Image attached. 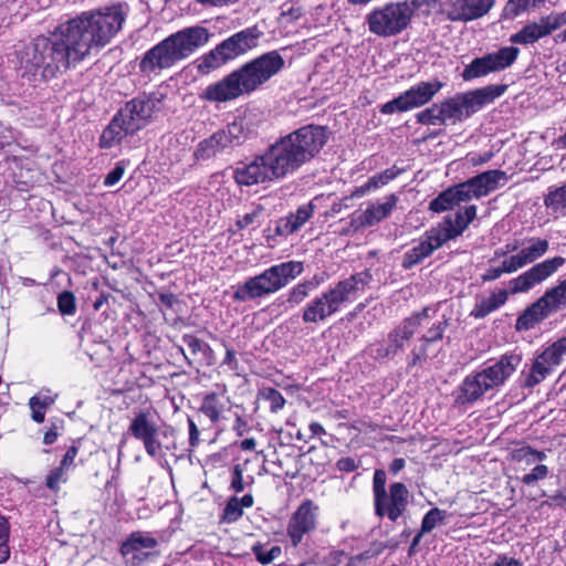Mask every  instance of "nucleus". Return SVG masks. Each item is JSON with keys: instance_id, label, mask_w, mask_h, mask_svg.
I'll list each match as a JSON object with an SVG mask.
<instances>
[{"instance_id": "obj_15", "label": "nucleus", "mask_w": 566, "mask_h": 566, "mask_svg": "<svg viewBox=\"0 0 566 566\" xmlns=\"http://www.w3.org/2000/svg\"><path fill=\"white\" fill-rule=\"evenodd\" d=\"M565 262V258L554 256L536 263L510 282L511 293L528 292L533 286L553 275Z\"/></svg>"}, {"instance_id": "obj_53", "label": "nucleus", "mask_w": 566, "mask_h": 566, "mask_svg": "<svg viewBox=\"0 0 566 566\" xmlns=\"http://www.w3.org/2000/svg\"><path fill=\"white\" fill-rule=\"evenodd\" d=\"M416 119L421 125H444L439 104L437 103L418 112Z\"/></svg>"}, {"instance_id": "obj_36", "label": "nucleus", "mask_w": 566, "mask_h": 566, "mask_svg": "<svg viewBox=\"0 0 566 566\" xmlns=\"http://www.w3.org/2000/svg\"><path fill=\"white\" fill-rule=\"evenodd\" d=\"M415 333L416 331L411 328L405 321H402L388 334L386 348L387 354L395 355L400 349H402L406 342H408Z\"/></svg>"}, {"instance_id": "obj_3", "label": "nucleus", "mask_w": 566, "mask_h": 566, "mask_svg": "<svg viewBox=\"0 0 566 566\" xmlns=\"http://www.w3.org/2000/svg\"><path fill=\"white\" fill-rule=\"evenodd\" d=\"M328 139L323 126H303L272 144L264 155L275 179H282L296 171L314 158Z\"/></svg>"}, {"instance_id": "obj_64", "label": "nucleus", "mask_w": 566, "mask_h": 566, "mask_svg": "<svg viewBox=\"0 0 566 566\" xmlns=\"http://www.w3.org/2000/svg\"><path fill=\"white\" fill-rule=\"evenodd\" d=\"M430 308L428 306L423 307L419 312H413L409 317H406L403 321L415 331L421 325L422 321L429 317Z\"/></svg>"}, {"instance_id": "obj_10", "label": "nucleus", "mask_w": 566, "mask_h": 566, "mask_svg": "<svg viewBox=\"0 0 566 566\" xmlns=\"http://www.w3.org/2000/svg\"><path fill=\"white\" fill-rule=\"evenodd\" d=\"M442 83L436 82H420L397 97L385 103L380 107L382 114H394L410 111L412 108L421 107L428 104L433 96L441 90Z\"/></svg>"}, {"instance_id": "obj_55", "label": "nucleus", "mask_w": 566, "mask_h": 566, "mask_svg": "<svg viewBox=\"0 0 566 566\" xmlns=\"http://www.w3.org/2000/svg\"><path fill=\"white\" fill-rule=\"evenodd\" d=\"M243 514V510L239 505V497H231L223 510L222 521L227 523L237 522Z\"/></svg>"}, {"instance_id": "obj_42", "label": "nucleus", "mask_w": 566, "mask_h": 566, "mask_svg": "<svg viewBox=\"0 0 566 566\" xmlns=\"http://www.w3.org/2000/svg\"><path fill=\"white\" fill-rule=\"evenodd\" d=\"M541 297L548 305L552 314L560 310L566 305V279L558 285L548 289Z\"/></svg>"}, {"instance_id": "obj_49", "label": "nucleus", "mask_w": 566, "mask_h": 566, "mask_svg": "<svg viewBox=\"0 0 566 566\" xmlns=\"http://www.w3.org/2000/svg\"><path fill=\"white\" fill-rule=\"evenodd\" d=\"M318 285V282L315 281H304L295 286H293L287 296V303L292 306L301 304L312 291H314Z\"/></svg>"}, {"instance_id": "obj_19", "label": "nucleus", "mask_w": 566, "mask_h": 566, "mask_svg": "<svg viewBox=\"0 0 566 566\" xmlns=\"http://www.w3.org/2000/svg\"><path fill=\"white\" fill-rule=\"evenodd\" d=\"M157 545V538L150 533L137 531L133 532L126 541L123 542L120 554L129 558L128 560L133 566H138L151 555V551L155 549Z\"/></svg>"}, {"instance_id": "obj_32", "label": "nucleus", "mask_w": 566, "mask_h": 566, "mask_svg": "<svg viewBox=\"0 0 566 566\" xmlns=\"http://www.w3.org/2000/svg\"><path fill=\"white\" fill-rule=\"evenodd\" d=\"M231 61L228 52L222 49V42L208 53L201 55L197 62V69L201 74H209Z\"/></svg>"}, {"instance_id": "obj_48", "label": "nucleus", "mask_w": 566, "mask_h": 566, "mask_svg": "<svg viewBox=\"0 0 566 566\" xmlns=\"http://www.w3.org/2000/svg\"><path fill=\"white\" fill-rule=\"evenodd\" d=\"M448 513L439 507L430 509L422 517L420 535L430 533L437 525L444 523Z\"/></svg>"}, {"instance_id": "obj_17", "label": "nucleus", "mask_w": 566, "mask_h": 566, "mask_svg": "<svg viewBox=\"0 0 566 566\" xmlns=\"http://www.w3.org/2000/svg\"><path fill=\"white\" fill-rule=\"evenodd\" d=\"M128 431L132 436L142 441L147 454L156 458L161 453V443L157 439L158 426L154 421L150 412L140 411L130 421Z\"/></svg>"}, {"instance_id": "obj_1", "label": "nucleus", "mask_w": 566, "mask_h": 566, "mask_svg": "<svg viewBox=\"0 0 566 566\" xmlns=\"http://www.w3.org/2000/svg\"><path fill=\"white\" fill-rule=\"evenodd\" d=\"M128 13V4L118 2L84 11L61 23L50 36L36 38L25 50L24 71L50 80L98 54L122 31Z\"/></svg>"}, {"instance_id": "obj_44", "label": "nucleus", "mask_w": 566, "mask_h": 566, "mask_svg": "<svg viewBox=\"0 0 566 566\" xmlns=\"http://www.w3.org/2000/svg\"><path fill=\"white\" fill-rule=\"evenodd\" d=\"M430 255L427 243L420 238L419 243L403 254L401 265L406 270L411 269Z\"/></svg>"}, {"instance_id": "obj_60", "label": "nucleus", "mask_w": 566, "mask_h": 566, "mask_svg": "<svg viewBox=\"0 0 566 566\" xmlns=\"http://www.w3.org/2000/svg\"><path fill=\"white\" fill-rule=\"evenodd\" d=\"M262 212L263 208L261 206L254 207L250 212H247L237 221L238 227L243 229L249 226L260 223V217L262 216Z\"/></svg>"}, {"instance_id": "obj_16", "label": "nucleus", "mask_w": 566, "mask_h": 566, "mask_svg": "<svg viewBox=\"0 0 566 566\" xmlns=\"http://www.w3.org/2000/svg\"><path fill=\"white\" fill-rule=\"evenodd\" d=\"M495 0H443V12L452 22H468L484 17Z\"/></svg>"}, {"instance_id": "obj_57", "label": "nucleus", "mask_w": 566, "mask_h": 566, "mask_svg": "<svg viewBox=\"0 0 566 566\" xmlns=\"http://www.w3.org/2000/svg\"><path fill=\"white\" fill-rule=\"evenodd\" d=\"M57 307L63 315H73L76 311L75 296L72 292H62L57 297Z\"/></svg>"}, {"instance_id": "obj_26", "label": "nucleus", "mask_w": 566, "mask_h": 566, "mask_svg": "<svg viewBox=\"0 0 566 566\" xmlns=\"http://www.w3.org/2000/svg\"><path fill=\"white\" fill-rule=\"evenodd\" d=\"M448 327V321L434 323L420 338L421 345L411 350V359L408 361V368L421 365L428 357V346L432 343L442 340L443 334Z\"/></svg>"}, {"instance_id": "obj_22", "label": "nucleus", "mask_w": 566, "mask_h": 566, "mask_svg": "<svg viewBox=\"0 0 566 566\" xmlns=\"http://www.w3.org/2000/svg\"><path fill=\"white\" fill-rule=\"evenodd\" d=\"M262 31L258 27H250L239 31L230 38L222 41V49L230 55L231 60L247 53L249 50L258 45Z\"/></svg>"}, {"instance_id": "obj_24", "label": "nucleus", "mask_w": 566, "mask_h": 566, "mask_svg": "<svg viewBox=\"0 0 566 566\" xmlns=\"http://www.w3.org/2000/svg\"><path fill=\"white\" fill-rule=\"evenodd\" d=\"M135 133L137 132L132 129L130 123L126 117L122 116V112L119 111L111 120L108 126L103 130L99 139V146L102 148H112L119 145L126 136Z\"/></svg>"}, {"instance_id": "obj_34", "label": "nucleus", "mask_w": 566, "mask_h": 566, "mask_svg": "<svg viewBox=\"0 0 566 566\" xmlns=\"http://www.w3.org/2000/svg\"><path fill=\"white\" fill-rule=\"evenodd\" d=\"M544 206L555 219L566 217V182L559 187H549L544 196Z\"/></svg>"}, {"instance_id": "obj_14", "label": "nucleus", "mask_w": 566, "mask_h": 566, "mask_svg": "<svg viewBox=\"0 0 566 566\" xmlns=\"http://www.w3.org/2000/svg\"><path fill=\"white\" fill-rule=\"evenodd\" d=\"M319 507L312 500L303 501L289 520L286 534L294 547L316 528Z\"/></svg>"}, {"instance_id": "obj_25", "label": "nucleus", "mask_w": 566, "mask_h": 566, "mask_svg": "<svg viewBox=\"0 0 566 566\" xmlns=\"http://www.w3.org/2000/svg\"><path fill=\"white\" fill-rule=\"evenodd\" d=\"M552 312L548 305L542 297L537 298L534 303L528 305L516 318L515 329L517 332H524L533 329L535 326L541 324L543 321L548 318Z\"/></svg>"}, {"instance_id": "obj_23", "label": "nucleus", "mask_w": 566, "mask_h": 566, "mask_svg": "<svg viewBox=\"0 0 566 566\" xmlns=\"http://www.w3.org/2000/svg\"><path fill=\"white\" fill-rule=\"evenodd\" d=\"M318 200V198H315L308 203L298 207L295 212L280 219L276 223V233L287 237L298 231L313 216Z\"/></svg>"}, {"instance_id": "obj_40", "label": "nucleus", "mask_w": 566, "mask_h": 566, "mask_svg": "<svg viewBox=\"0 0 566 566\" xmlns=\"http://www.w3.org/2000/svg\"><path fill=\"white\" fill-rule=\"evenodd\" d=\"M525 243H527V245L523 247L520 252L527 264L542 258L549 249V242L547 239L528 238L523 242V244Z\"/></svg>"}, {"instance_id": "obj_31", "label": "nucleus", "mask_w": 566, "mask_h": 566, "mask_svg": "<svg viewBox=\"0 0 566 566\" xmlns=\"http://www.w3.org/2000/svg\"><path fill=\"white\" fill-rule=\"evenodd\" d=\"M478 208L475 205L465 206L462 210H458L454 220L451 216L443 218L444 224L448 227L452 235L460 237L476 218Z\"/></svg>"}, {"instance_id": "obj_4", "label": "nucleus", "mask_w": 566, "mask_h": 566, "mask_svg": "<svg viewBox=\"0 0 566 566\" xmlns=\"http://www.w3.org/2000/svg\"><path fill=\"white\" fill-rule=\"evenodd\" d=\"M209 39L210 33L203 27L185 28L149 49L139 62V70L147 75L158 74L189 57Z\"/></svg>"}, {"instance_id": "obj_41", "label": "nucleus", "mask_w": 566, "mask_h": 566, "mask_svg": "<svg viewBox=\"0 0 566 566\" xmlns=\"http://www.w3.org/2000/svg\"><path fill=\"white\" fill-rule=\"evenodd\" d=\"M220 130L228 140L230 148L241 145L248 136V128L242 118L234 119L232 123L228 124L226 128Z\"/></svg>"}, {"instance_id": "obj_61", "label": "nucleus", "mask_w": 566, "mask_h": 566, "mask_svg": "<svg viewBox=\"0 0 566 566\" xmlns=\"http://www.w3.org/2000/svg\"><path fill=\"white\" fill-rule=\"evenodd\" d=\"M182 340L192 355H198L209 349V345L195 335H184Z\"/></svg>"}, {"instance_id": "obj_9", "label": "nucleus", "mask_w": 566, "mask_h": 566, "mask_svg": "<svg viewBox=\"0 0 566 566\" xmlns=\"http://www.w3.org/2000/svg\"><path fill=\"white\" fill-rule=\"evenodd\" d=\"M566 356V336H562L542 352L532 361L530 371L524 375L521 387L532 389L553 374Z\"/></svg>"}, {"instance_id": "obj_2", "label": "nucleus", "mask_w": 566, "mask_h": 566, "mask_svg": "<svg viewBox=\"0 0 566 566\" xmlns=\"http://www.w3.org/2000/svg\"><path fill=\"white\" fill-rule=\"evenodd\" d=\"M284 67V59L277 51L266 52L218 82L209 84L201 93L203 101L226 103L258 91Z\"/></svg>"}, {"instance_id": "obj_18", "label": "nucleus", "mask_w": 566, "mask_h": 566, "mask_svg": "<svg viewBox=\"0 0 566 566\" xmlns=\"http://www.w3.org/2000/svg\"><path fill=\"white\" fill-rule=\"evenodd\" d=\"M233 177L241 186H253L275 180L264 153L255 156L250 163H240L234 169Z\"/></svg>"}, {"instance_id": "obj_28", "label": "nucleus", "mask_w": 566, "mask_h": 566, "mask_svg": "<svg viewBox=\"0 0 566 566\" xmlns=\"http://www.w3.org/2000/svg\"><path fill=\"white\" fill-rule=\"evenodd\" d=\"M509 294V291L505 289L492 292L488 297L475 302L470 315L475 319L485 318L489 314L499 310L507 302Z\"/></svg>"}, {"instance_id": "obj_62", "label": "nucleus", "mask_w": 566, "mask_h": 566, "mask_svg": "<svg viewBox=\"0 0 566 566\" xmlns=\"http://www.w3.org/2000/svg\"><path fill=\"white\" fill-rule=\"evenodd\" d=\"M386 481H387L386 472L381 469H377L375 471L374 478H373L374 500L387 492Z\"/></svg>"}, {"instance_id": "obj_27", "label": "nucleus", "mask_w": 566, "mask_h": 566, "mask_svg": "<svg viewBox=\"0 0 566 566\" xmlns=\"http://www.w3.org/2000/svg\"><path fill=\"white\" fill-rule=\"evenodd\" d=\"M467 193L460 191L458 184L441 191L429 203L428 209L434 213H442L453 209L461 202H465Z\"/></svg>"}, {"instance_id": "obj_50", "label": "nucleus", "mask_w": 566, "mask_h": 566, "mask_svg": "<svg viewBox=\"0 0 566 566\" xmlns=\"http://www.w3.org/2000/svg\"><path fill=\"white\" fill-rule=\"evenodd\" d=\"M252 552L260 564L269 565L281 555L282 549L277 545L268 547V545L256 543L252 546Z\"/></svg>"}, {"instance_id": "obj_58", "label": "nucleus", "mask_w": 566, "mask_h": 566, "mask_svg": "<svg viewBox=\"0 0 566 566\" xmlns=\"http://www.w3.org/2000/svg\"><path fill=\"white\" fill-rule=\"evenodd\" d=\"M548 475V468L545 464H537L532 471L525 474L521 481L523 484L532 485L533 483L544 480Z\"/></svg>"}, {"instance_id": "obj_45", "label": "nucleus", "mask_w": 566, "mask_h": 566, "mask_svg": "<svg viewBox=\"0 0 566 566\" xmlns=\"http://www.w3.org/2000/svg\"><path fill=\"white\" fill-rule=\"evenodd\" d=\"M224 409V403L217 394L207 395L201 403L200 411L207 416L211 422H217Z\"/></svg>"}, {"instance_id": "obj_51", "label": "nucleus", "mask_w": 566, "mask_h": 566, "mask_svg": "<svg viewBox=\"0 0 566 566\" xmlns=\"http://www.w3.org/2000/svg\"><path fill=\"white\" fill-rule=\"evenodd\" d=\"M458 187L460 191L467 193L465 202L470 201L473 198L480 199L482 197L488 196L478 175L469 178L463 182L458 184Z\"/></svg>"}, {"instance_id": "obj_6", "label": "nucleus", "mask_w": 566, "mask_h": 566, "mask_svg": "<svg viewBox=\"0 0 566 566\" xmlns=\"http://www.w3.org/2000/svg\"><path fill=\"white\" fill-rule=\"evenodd\" d=\"M303 270L301 261H286L272 265L238 285L233 293V300L247 302L276 293L301 275Z\"/></svg>"}, {"instance_id": "obj_54", "label": "nucleus", "mask_w": 566, "mask_h": 566, "mask_svg": "<svg viewBox=\"0 0 566 566\" xmlns=\"http://www.w3.org/2000/svg\"><path fill=\"white\" fill-rule=\"evenodd\" d=\"M260 397L270 403V410L273 413L279 412L285 406V399L282 394L272 387H266L260 390Z\"/></svg>"}, {"instance_id": "obj_59", "label": "nucleus", "mask_w": 566, "mask_h": 566, "mask_svg": "<svg viewBox=\"0 0 566 566\" xmlns=\"http://www.w3.org/2000/svg\"><path fill=\"white\" fill-rule=\"evenodd\" d=\"M505 273H513L517 270L524 268L527 263L521 252L513 254L506 259L503 260L501 263Z\"/></svg>"}, {"instance_id": "obj_46", "label": "nucleus", "mask_w": 566, "mask_h": 566, "mask_svg": "<svg viewBox=\"0 0 566 566\" xmlns=\"http://www.w3.org/2000/svg\"><path fill=\"white\" fill-rule=\"evenodd\" d=\"M544 2L545 0H507L504 6V13L509 18H516Z\"/></svg>"}, {"instance_id": "obj_21", "label": "nucleus", "mask_w": 566, "mask_h": 566, "mask_svg": "<svg viewBox=\"0 0 566 566\" xmlns=\"http://www.w3.org/2000/svg\"><path fill=\"white\" fill-rule=\"evenodd\" d=\"M399 202L396 193H389L382 198V201H370L367 208L358 217L360 227H374L392 213Z\"/></svg>"}, {"instance_id": "obj_47", "label": "nucleus", "mask_w": 566, "mask_h": 566, "mask_svg": "<svg viewBox=\"0 0 566 566\" xmlns=\"http://www.w3.org/2000/svg\"><path fill=\"white\" fill-rule=\"evenodd\" d=\"M512 460L516 462H524L526 465H531L536 461H544L546 459V454L543 451H538L531 446H523L521 448L514 449L511 452Z\"/></svg>"}, {"instance_id": "obj_11", "label": "nucleus", "mask_w": 566, "mask_h": 566, "mask_svg": "<svg viewBox=\"0 0 566 566\" xmlns=\"http://www.w3.org/2000/svg\"><path fill=\"white\" fill-rule=\"evenodd\" d=\"M566 25V12H552L530 21L510 36L512 44L532 45Z\"/></svg>"}, {"instance_id": "obj_5", "label": "nucleus", "mask_w": 566, "mask_h": 566, "mask_svg": "<svg viewBox=\"0 0 566 566\" xmlns=\"http://www.w3.org/2000/svg\"><path fill=\"white\" fill-rule=\"evenodd\" d=\"M521 363V354L509 352L503 354L494 364L479 371L470 373L455 390V405H473L482 399L488 391L503 386L516 371Z\"/></svg>"}, {"instance_id": "obj_12", "label": "nucleus", "mask_w": 566, "mask_h": 566, "mask_svg": "<svg viewBox=\"0 0 566 566\" xmlns=\"http://www.w3.org/2000/svg\"><path fill=\"white\" fill-rule=\"evenodd\" d=\"M163 98L158 94L139 95L127 102L123 108L122 116L126 117L136 132L147 126L153 117L160 112Z\"/></svg>"}, {"instance_id": "obj_7", "label": "nucleus", "mask_w": 566, "mask_h": 566, "mask_svg": "<svg viewBox=\"0 0 566 566\" xmlns=\"http://www.w3.org/2000/svg\"><path fill=\"white\" fill-rule=\"evenodd\" d=\"M418 0L389 2L375 8L367 15L369 31L376 35L390 38L400 34L411 23L416 10L421 7Z\"/></svg>"}, {"instance_id": "obj_38", "label": "nucleus", "mask_w": 566, "mask_h": 566, "mask_svg": "<svg viewBox=\"0 0 566 566\" xmlns=\"http://www.w3.org/2000/svg\"><path fill=\"white\" fill-rule=\"evenodd\" d=\"M439 107L444 125L448 120L457 124L467 119L459 94L444 99Z\"/></svg>"}, {"instance_id": "obj_8", "label": "nucleus", "mask_w": 566, "mask_h": 566, "mask_svg": "<svg viewBox=\"0 0 566 566\" xmlns=\"http://www.w3.org/2000/svg\"><path fill=\"white\" fill-rule=\"evenodd\" d=\"M353 292L354 276L338 282L333 289L316 296L303 308V322L318 324L326 321L349 301Z\"/></svg>"}, {"instance_id": "obj_43", "label": "nucleus", "mask_w": 566, "mask_h": 566, "mask_svg": "<svg viewBox=\"0 0 566 566\" xmlns=\"http://www.w3.org/2000/svg\"><path fill=\"white\" fill-rule=\"evenodd\" d=\"M541 297L548 305L552 314L560 310L566 305V279L558 285L548 289Z\"/></svg>"}, {"instance_id": "obj_13", "label": "nucleus", "mask_w": 566, "mask_h": 566, "mask_svg": "<svg viewBox=\"0 0 566 566\" xmlns=\"http://www.w3.org/2000/svg\"><path fill=\"white\" fill-rule=\"evenodd\" d=\"M408 504V488L402 482H394L385 494L374 500V510L378 517H387L395 523L405 514Z\"/></svg>"}, {"instance_id": "obj_20", "label": "nucleus", "mask_w": 566, "mask_h": 566, "mask_svg": "<svg viewBox=\"0 0 566 566\" xmlns=\"http://www.w3.org/2000/svg\"><path fill=\"white\" fill-rule=\"evenodd\" d=\"M506 87V85L491 84L465 93H458L467 118L479 112L484 105L502 96Z\"/></svg>"}, {"instance_id": "obj_37", "label": "nucleus", "mask_w": 566, "mask_h": 566, "mask_svg": "<svg viewBox=\"0 0 566 566\" xmlns=\"http://www.w3.org/2000/svg\"><path fill=\"white\" fill-rule=\"evenodd\" d=\"M421 239L424 241V243H427L428 250H430L432 254L436 250L440 249L444 243H447L450 240H453L454 237L442 221L437 227L427 230L421 235Z\"/></svg>"}, {"instance_id": "obj_29", "label": "nucleus", "mask_w": 566, "mask_h": 566, "mask_svg": "<svg viewBox=\"0 0 566 566\" xmlns=\"http://www.w3.org/2000/svg\"><path fill=\"white\" fill-rule=\"evenodd\" d=\"M401 172L402 169L398 168L397 166H392L381 172L375 174L364 184L356 187V197H364L378 191L380 188L396 179Z\"/></svg>"}, {"instance_id": "obj_39", "label": "nucleus", "mask_w": 566, "mask_h": 566, "mask_svg": "<svg viewBox=\"0 0 566 566\" xmlns=\"http://www.w3.org/2000/svg\"><path fill=\"white\" fill-rule=\"evenodd\" d=\"M491 73L494 72L488 55L484 54L483 56L473 59L469 64H467L462 71L461 76L463 81L469 82L475 78L484 77Z\"/></svg>"}, {"instance_id": "obj_30", "label": "nucleus", "mask_w": 566, "mask_h": 566, "mask_svg": "<svg viewBox=\"0 0 566 566\" xmlns=\"http://www.w3.org/2000/svg\"><path fill=\"white\" fill-rule=\"evenodd\" d=\"M228 148H230L228 140L219 129L198 144L193 156L197 160H207Z\"/></svg>"}, {"instance_id": "obj_33", "label": "nucleus", "mask_w": 566, "mask_h": 566, "mask_svg": "<svg viewBox=\"0 0 566 566\" xmlns=\"http://www.w3.org/2000/svg\"><path fill=\"white\" fill-rule=\"evenodd\" d=\"M231 61L228 52L222 49V42L208 53L201 55L197 62V69L201 74H209Z\"/></svg>"}, {"instance_id": "obj_52", "label": "nucleus", "mask_w": 566, "mask_h": 566, "mask_svg": "<svg viewBox=\"0 0 566 566\" xmlns=\"http://www.w3.org/2000/svg\"><path fill=\"white\" fill-rule=\"evenodd\" d=\"M478 177L481 179L483 188L488 195L500 187L501 180L507 179L506 172L500 169H491L480 172L478 174Z\"/></svg>"}, {"instance_id": "obj_56", "label": "nucleus", "mask_w": 566, "mask_h": 566, "mask_svg": "<svg viewBox=\"0 0 566 566\" xmlns=\"http://www.w3.org/2000/svg\"><path fill=\"white\" fill-rule=\"evenodd\" d=\"M9 524L7 520L0 515V563L6 562L10 556Z\"/></svg>"}, {"instance_id": "obj_35", "label": "nucleus", "mask_w": 566, "mask_h": 566, "mask_svg": "<svg viewBox=\"0 0 566 566\" xmlns=\"http://www.w3.org/2000/svg\"><path fill=\"white\" fill-rule=\"evenodd\" d=\"M486 55L493 72L496 73L509 69L516 62L520 49L514 45L502 46L495 52L486 53Z\"/></svg>"}, {"instance_id": "obj_63", "label": "nucleus", "mask_w": 566, "mask_h": 566, "mask_svg": "<svg viewBox=\"0 0 566 566\" xmlns=\"http://www.w3.org/2000/svg\"><path fill=\"white\" fill-rule=\"evenodd\" d=\"M65 480V469L59 467L48 475L46 486L51 490H57L61 482H64Z\"/></svg>"}]
</instances>
